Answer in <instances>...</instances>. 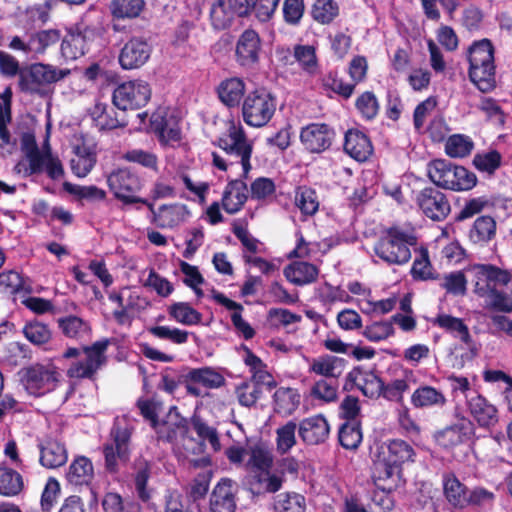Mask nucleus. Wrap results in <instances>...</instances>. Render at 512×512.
Here are the masks:
<instances>
[{"label":"nucleus","mask_w":512,"mask_h":512,"mask_svg":"<svg viewBox=\"0 0 512 512\" xmlns=\"http://www.w3.org/2000/svg\"><path fill=\"white\" fill-rule=\"evenodd\" d=\"M410 403L416 409H441L446 406L447 398L441 389L421 384L412 392Z\"/></svg>","instance_id":"obj_27"},{"label":"nucleus","mask_w":512,"mask_h":512,"mask_svg":"<svg viewBox=\"0 0 512 512\" xmlns=\"http://www.w3.org/2000/svg\"><path fill=\"white\" fill-rule=\"evenodd\" d=\"M434 324L444 329L461 342H469V339H472L469 328L460 318L448 314H440L434 320Z\"/></svg>","instance_id":"obj_46"},{"label":"nucleus","mask_w":512,"mask_h":512,"mask_svg":"<svg viewBox=\"0 0 512 512\" xmlns=\"http://www.w3.org/2000/svg\"><path fill=\"white\" fill-rule=\"evenodd\" d=\"M467 407L473 419L482 428L493 427L499 420L495 405L480 394L473 393L467 396Z\"/></svg>","instance_id":"obj_25"},{"label":"nucleus","mask_w":512,"mask_h":512,"mask_svg":"<svg viewBox=\"0 0 512 512\" xmlns=\"http://www.w3.org/2000/svg\"><path fill=\"white\" fill-rule=\"evenodd\" d=\"M295 205L304 216H313L319 209V200L315 190L302 186L295 192Z\"/></svg>","instance_id":"obj_52"},{"label":"nucleus","mask_w":512,"mask_h":512,"mask_svg":"<svg viewBox=\"0 0 512 512\" xmlns=\"http://www.w3.org/2000/svg\"><path fill=\"white\" fill-rule=\"evenodd\" d=\"M247 186L240 180L230 181L222 195V207L229 214H235L247 201Z\"/></svg>","instance_id":"obj_35"},{"label":"nucleus","mask_w":512,"mask_h":512,"mask_svg":"<svg viewBox=\"0 0 512 512\" xmlns=\"http://www.w3.org/2000/svg\"><path fill=\"white\" fill-rule=\"evenodd\" d=\"M474 148V143L470 137L455 134L448 138L445 144L446 153L453 158H463L468 156Z\"/></svg>","instance_id":"obj_58"},{"label":"nucleus","mask_w":512,"mask_h":512,"mask_svg":"<svg viewBox=\"0 0 512 512\" xmlns=\"http://www.w3.org/2000/svg\"><path fill=\"white\" fill-rule=\"evenodd\" d=\"M107 185L123 204L146 203V199L135 195L141 188L140 180L127 168H118L108 174Z\"/></svg>","instance_id":"obj_10"},{"label":"nucleus","mask_w":512,"mask_h":512,"mask_svg":"<svg viewBox=\"0 0 512 512\" xmlns=\"http://www.w3.org/2000/svg\"><path fill=\"white\" fill-rule=\"evenodd\" d=\"M62 39V32L57 28L41 29L29 33L25 38L21 36L11 37L8 48L21 52L27 58L38 59L56 46Z\"/></svg>","instance_id":"obj_5"},{"label":"nucleus","mask_w":512,"mask_h":512,"mask_svg":"<svg viewBox=\"0 0 512 512\" xmlns=\"http://www.w3.org/2000/svg\"><path fill=\"white\" fill-rule=\"evenodd\" d=\"M462 343L461 346H455L450 353L451 366L455 369H462L467 362L472 361L478 354V346L473 339Z\"/></svg>","instance_id":"obj_54"},{"label":"nucleus","mask_w":512,"mask_h":512,"mask_svg":"<svg viewBox=\"0 0 512 512\" xmlns=\"http://www.w3.org/2000/svg\"><path fill=\"white\" fill-rule=\"evenodd\" d=\"M94 478L92 461L86 456H77L70 463L66 472L67 482L75 487L88 486Z\"/></svg>","instance_id":"obj_34"},{"label":"nucleus","mask_w":512,"mask_h":512,"mask_svg":"<svg viewBox=\"0 0 512 512\" xmlns=\"http://www.w3.org/2000/svg\"><path fill=\"white\" fill-rule=\"evenodd\" d=\"M187 380L208 389H217L225 383L223 375L211 367L192 369L187 374Z\"/></svg>","instance_id":"obj_47"},{"label":"nucleus","mask_w":512,"mask_h":512,"mask_svg":"<svg viewBox=\"0 0 512 512\" xmlns=\"http://www.w3.org/2000/svg\"><path fill=\"white\" fill-rule=\"evenodd\" d=\"M319 274V269L314 264L295 261L284 269L286 279L298 286H304L314 282Z\"/></svg>","instance_id":"obj_38"},{"label":"nucleus","mask_w":512,"mask_h":512,"mask_svg":"<svg viewBox=\"0 0 512 512\" xmlns=\"http://www.w3.org/2000/svg\"><path fill=\"white\" fill-rule=\"evenodd\" d=\"M475 435L473 422L466 418H457L451 425L436 432L437 443L444 448H454L459 445L468 444Z\"/></svg>","instance_id":"obj_13"},{"label":"nucleus","mask_w":512,"mask_h":512,"mask_svg":"<svg viewBox=\"0 0 512 512\" xmlns=\"http://www.w3.org/2000/svg\"><path fill=\"white\" fill-rule=\"evenodd\" d=\"M24 488L21 474L12 468L0 466V495L16 496Z\"/></svg>","instance_id":"obj_45"},{"label":"nucleus","mask_w":512,"mask_h":512,"mask_svg":"<svg viewBox=\"0 0 512 512\" xmlns=\"http://www.w3.org/2000/svg\"><path fill=\"white\" fill-rule=\"evenodd\" d=\"M38 162H39V166H40L38 170H35L33 167H29L31 174L40 173L42 171H45L47 173V175L53 180H58L63 177V175H64L63 166H62L60 160L57 157L52 155L48 143H46L44 145L43 154L40 157Z\"/></svg>","instance_id":"obj_49"},{"label":"nucleus","mask_w":512,"mask_h":512,"mask_svg":"<svg viewBox=\"0 0 512 512\" xmlns=\"http://www.w3.org/2000/svg\"><path fill=\"white\" fill-rule=\"evenodd\" d=\"M25 338L34 345H43L51 339V330L48 325L40 321H31L23 328Z\"/></svg>","instance_id":"obj_63"},{"label":"nucleus","mask_w":512,"mask_h":512,"mask_svg":"<svg viewBox=\"0 0 512 512\" xmlns=\"http://www.w3.org/2000/svg\"><path fill=\"white\" fill-rule=\"evenodd\" d=\"M276 97L265 89L249 92L242 103L243 121L250 127L261 128L267 125L275 114Z\"/></svg>","instance_id":"obj_4"},{"label":"nucleus","mask_w":512,"mask_h":512,"mask_svg":"<svg viewBox=\"0 0 512 512\" xmlns=\"http://www.w3.org/2000/svg\"><path fill=\"white\" fill-rule=\"evenodd\" d=\"M158 437L169 442L183 438L188 432V422L183 418L177 407H170L166 418L156 426Z\"/></svg>","instance_id":"obj_28"},{"label":"nucleus","mask_w":512,"mask_h":512,"mask_svg":"<svg viewBox=\"0 0 512 512\" xmlns=\"http://www.w3.org/2000/svg\"><path fill=\"white\" fill-rule=\"evenodd\" d=\"M355 107L361 118L367 121L375 119L380 109L378 99L371 91H365L359 95Z\"/></svg>","instance_id":"obj_57"},{"label":"nucleus","mask_w":512,"mask_h":512,"mask_svg":"<svg viewBox=\"0 0 512 512\" xmlns=\"http://www.w3.org/2000/svg\"><path fill=\"white\" fill-rule=\"evenodd\" d=\"M294 57L306 73L313 75L318 72V60L313 46L296 45L294 47Z\"/></svg>","instance_id":"obj_60"},{"label":"nucleus","mask_w":512,"mask_h":512,"mask_svg":"<svg viewBox=\"0 0 512 512\" xmlns=\"http://www.w3.org/2000/svg\"><path fill=\"white\" fill-rule=\"evenodd\" d=\"M373 478L379 490L393 491L401 484L402 468L378 455L374 462Z\"/></svg>","instance_id":"obj_26"},{"label":"nucleus","mask_w":512,"mask_h":512,"mask_svg":"<svg viewBox=\"0 0 512 512\" xmlns=\"http://www.w3.org/2000/svg\"><path fill=\"white\" fill-rule=\"evenodd\" d=\"M61 374L52 363H37L25 369L22 382L28 394L40 397L54 391Z\"/></svg>","instance_id":"obj_6"},{"label":"nucleus","mask_w":512,"mask_h":512,"mask_svg":"<svg viewBox=\"0 0 512 512\" xmlns=\"http://www.w3.org/2000/svg\"><path fill=\"white\" fill-rule=\"evenodd\" d=\"M442 485L444 496L452 506L459 508L467 506L468 490L454 474H444Z\"/></svg>","instance_id":"obj_39"},{"label":"nucleus","mask_w":512,"mask_h":512,"mask_svg":"<svg viewBox=\"0 0 512 512\" xmlns=\"http://www.w3.org/2000/svg\"><path fill=\"white\" fill-rule=\"evenodd\" d=\"M298 434L304 443L319 445L328 439L330 425L324 415L316 414L300 421Z\"/></svg>","instance_id":"obj_22"},{"label":"nucleus","mask_w":512,"mask_h":512,"mask_svg":"<svg viewBox=\"0 0 512 512\" xmlns=\"http://www.w3.org/2000/svg\"><path fill=\"white\" fill-rule=\"evenodd\" d=\"M235 484L230 479H222L210 497V512H235Z\"/></svg>","instance_id":"obj_29"},{"label":"nucleus","mask_w":512,"mask_h":512,"mask_svg":"<svg viewBox=\"0 0 512 512\" xmlns=\"http://www.w3.org/2000/svg\"><path fill=\"white\" fill-rule=\"evenodd\" d=\"M339 442L342 447L349 450L358 448L362 441V432L357 422H349L342 424L338 433Z\"/></svg>","instance_id":"obj_59"},{"label":"nucleus","mask_w":512,"mask_h":512,"mask_svg":"<svg viewBox=\"0 0 512 512\" xmlns=\"http://www.w3.org/2000/svg\"><path fill=\"white\" fill-rule=\"evenodd\" d=\"M66 72L47 64H34L28 73H22L20 86L25 91H35L37 85L50 84L63 79Z\"/></svg>","instance_id":"obj_20"},{"label":"nucleus","mask_w":512,"mask_h":512,"mask_svg":"<svg viewBox=\"0 0 512 512\" xmlns=\"http://www.w3.org/2000/svg\"><path fill=\"white\" fill-rule=\"evenodd\" d=\"M416 382V374L412 369L401 368L391 380L383 382L380 396L391 402L402 403L410 385Z\"/></svg>","instance_id":"obj_23"},{"label":"nucleus","mask_w":512,"mask_h":512,"mask_svg":"<svg viewBox=\"0 0 512 512\" xmlns=\"http://www.w3.org/2000/svg\"><path fill=\"white\" fill-rule=\"evenodd\" d=\"M275 411L284 416L291 415L300 404V394L296 389L281 387L274 394Z\"/></svg>","instance_id":"obj_44"},{"label":"nucleus","mask_w":512,"mask_h":512,"mask_svg":"<svg viewBox=\"0 0 512 512\" xmlns=\"http://www.w3.org/2000/svg\"><path fill=\"white\" fill-rule=\"evenodd\" d=\"M169 316L177 323L193 326L201 322L202 315L186 302H177L168 307Z\"/></svg>","instance_id":"obj_50"},{"label":"nucleus","mask_w":512,"mask_h":512,"mask_svg":"<svg viewBox=\"0 0 512 512\" xmlns=\"http://www.w3.org/2000/svg\"><path fill=\"white\" fill-rule=\"evenodd\" d=\"M150 126L165 145H173L181 138L178 121L165 108H159L151 115Z\"/></svg>","instance_id":"obj_18"},{"label":"nucleus","mask_w":512,"mask_h":512,"mask_svg":"<svg viewBox=\"0 0 512 512\" xmlns=\"http://www.w3.org/2000/svg\"><path fill=\"white\" fill-rule=\"evenodd\" d=\"M110 340L102 339L84 347L85 357L72 363L67 370L70 378H90L106 362L105 352Z\"/></svg>","instance_id":"obj_11"},{"label":"nucleus","mask_w":512,"mask_h":512,"mask_svg":"<svg viewBox=\"0 0 512 512\" xmlns=\"http://www.w3.org/2000/svg\"><path fill=\"white\" fill-rule=\"evenodd\" d=\"M99 37L100 32L97 28L83 24L77 25L70 29L65 36L62 35L61 55L66 60H76L83 56Z\"/></svg>","instance_id":"obj_8"},{"label":"nucleus","mask_w":512,"mask_h":512,"mask_svg":"<svg viewBox=\"0 0 512 512\" xmlns=\"http://www.w3.org/2000/svg\"><path fill=\"white\" fill-rule=\"evenodd\" d=\"M428 175L436 186L457 192L471 190L477 183L473 172L442 159L429 164Z\"/></svg>","instance_id":"obj_3"},{"label":"nucleus","mask_w":512,"mask_h":512,"mask_svg":"<svg viewBox=\"0 0 512 512\" xmlns=\"http://www.w3.org/2000/svg\"><path fill=\"white\" fill-rule=\"evenodd\" d=\"M63 187L66 192L76 196L78 199L89 202L104 201L107 196L105 190L98 188L95 185L83 186L65 182Z\"/></svg>","instance_id":"obj_56"},{"label":"nucleus","mask_w":512,"mask_h":512,"mask_svg":"<svg viewBox=\"0 0 512 512\" xmlns=\"http://www.w3.org/2000/svg\"><path fill=\"white\" fill-rule=\"evenodd\" d=\"M379 456L402 468L406 462H413L415 458V450L404 440L394 439L380 447Z\"/></svg>","instance_id":"obj_32"},{"label":"nucleus","mask_w":512,"mask_h":512,"mask_svg":"<svg viewBox=\"0 0 512 512\" xmlns=\"http://www.w3.org/2000/svg\"><path fill=\"white\" fill-rule=\"evenodd\" d=\"M422 212L435 221L443 220L450 212V204L446 196L435 188H425L416 197Z\"/></svg>","instance_id":"obj_17"},{"label":"nucleus","mask_w":512,"mask_h":512,"mask_svg":"<svg viewBox=\"0 0 512 512\" xmlns=\"http://www.w3.org/2000/svg\"><path fill=\"white\" fill-rule=\"evenodd\" d=\"M218 146L227 157L212 153L213 165L222 171L240 168L238 176L247 179L251 171L253 141L250 140L240 122L230 121L226 132L218 138Z\"/></svg>","instance_id":"obj_1"},{"label":"nucleus","mask_w":512,"mask_h":512,"mask_svg":"<svg viewBox=\"0 0 512 512\" xmlns=\"http://www.w3.org/2000/svg\"><path fill=\"white\" fill-rule=\"evenodd\" d=\"M68 453L63 443L57 440H48L40 449V463L42 466L54 469L66 463Z\"/></svg>","instance_id":"obj_40"},{"label":"nucleus","mask_w":512,"mask_h":512,"mask_svg":"<svg viewBox=\"0 0 512 512\" xmlns=\"http://www.w3.org/2000/svg\"><path fill=\"white\" fill-rule=\"evenodd\" d=\"M334 136V129L326 123H310L300 131L301 144L310 153H322L328 150Z\"/></svg>","instance_id":"obj_12"},{"label":"nucleus","mask_w":512,"mask_h":512,"mask_svg":"<svg viewBox=\"0 0 512 512\" xmlns=\"http://www.w3.org/2000/svg\"><path fill=\"white\" fill-rule=\"evenodd\" d=\"M276 512H305V498L297 493H282L274 504Z\"/></svg>","instance_id":"obj_62"},{"label":"nucleus","mask_w":512,"mask_h":512,"mask_svg":"<svg viewBox=\"0 0 512 512\" xmlns=\"http://www.w3.org/2000/svg\"><path fill=\"white\" fill-rule=\"evenodd\" d=\"M112 435L113 442L105 445L104 456L107 470L115 472L119 463L126 461L128 458L130 431L126 427H120V421L119 418H117L112 430Z\"/></svg>","instance_id":"obj_15"},{"label":"nucleus","mask_w":512,"mask_h":512,"mask_svg":"<svg viewBox=\"0 0 512 512\" xmlns=\"http://www.w3.org/2000/svg\"><path fill=\"white\" fill-rule=\"evenodd\" d=\"M236 15H248V4H243V0H216L210 9L212 25L216 29L228 27Z\"/></svg>","instance_id":"obj_19"},{"label":"nucleus","mask_w":512,"mask_h":512,"mask_svg":"<svg viewBox=\"0 0 512 512\" xmlns=\"http://www.w3.org/2000/svg\"><path fill=\"white\" fill-rule=\"evenodd\" d=\"M344 151L358 162L366 161L373 153V146L366 134L348 130L345 134Z\"/></svg>","instance_id":"obj_31"},{"label":"nucleus","mask_w":512,"mask_h":512,"mask_svg":"<svg viewBox=\"0 0 512 512\" xmlns=\"http://www.w3.org/2000/svg\"><path fill=\"white\" fill-rule=\"evenodd\" d=\"M151 97L149 84L140 79L118 85L113 92V104L120 110H135L145 106Z\"/></svg>","instance_id":"obj_9"},{"label":"nucleus","mask_w":512,"mask_h":512,"mask_svg":"<svg viewBox=\"0 0 512 512\" xmlns=\"http://www.w3.org/2000/svg\"><path fill=\"white\" fill-rule=\"evenodd\" d=\"M152 53L151 44L142 37L130 38L121 48L119 64L124 70L139 69L147 63Z\"/></svg>","instance_id":"obj_14"},{"label":"nucleus","mask_w":512,"mask_h":512,"mask_svg":"<svg viewBox=\"0 0 512 512\" xmlns=\"http://www.w3.org/2000/svg\"><path fill=\"white\" fill-rule=\"evenodd\" d=\"M496 233V222L492 217H478L469 232V238L473 243L483 244L490 241Z\"/></svg>","instance_id":"obj_48"},{"label":"nucleus","mask_w":512,"mask_h":512,"mask_svg":"<svg viewBox=\"0 0 512 512\" xmlns=\"http://www.w3.org/2000/svg\"><path fill=\"white\" fill-rule=\"evenodd\" d=\"M374 253L388 265H402L411 258L406 234L394 228L375 243Z\"/></svg>","instance_id":"obj_7"},{"label":"nucleus","mask_w":512,"mask_h":512,"mask_svg":"<svg viewBox=\"0 0 512 512\" xmlns=\"http://www.w3.org/2000/svg\"><path fill=\"white\" fill-rule=\"evenodd\" d=\"M469 77L482 92L495 86L494 50L488 39L475 42L469 49Z\"/></svg>","instance_id":"obj_2"},{"label":"nucleus","mask_w":512,"mask_h":512,"mask_svg":"<svg viewBox=\"0 0 512 512\" xmlns=\"http://www.w3.org/2000/svg\"><path fill=\"white\" fill-rule=\"evenodd\" d=\"M237 62L244 67H252L260 58L261 39L254 30L247 29L239 37L236 44Z\"/></svg>","instance_id":"obj_24"},{"label":"nucleus","mask_w":512,"mask_h":512,"mask_svg":"<svg viewBox=\"0 0 512 512\" xmlns=\"http://www.w3.org/2000/svg\"><path fill=\"white\" fill-rule=\"evenodd\" d=\"M308 372L322 379L337 380L345 371L347 366L346 359L331 354H320L318 356L307 358Z\"/></svg>","instance_id":"obj_21"},{"label":"nucleus","mask_w":512,"mask_h":512,"mask_svg":"<svg viewBox=\"0 0 512 512\" xmlns=\"http://www.w3.org/2000/svg\"><path fill=\"white\" fill-rule=\"evenodd\" d=\"M96 163V154L84 142L73 145V157L70 160L71 170L79 178L86 177Z\"/></svg>","instance_id":"obj_36"},{"label":"nucleus","mask_w":512,"mask_h":512,"mask_svg":"<svg viewBox=\"0 0 512 512\" xmlns=\"http://www.w3.org/2000/svg\"><path fill=\"white\" fill-rule=\"evenodd\" d=\"M245 467L253 475L263 470L273 467V454L271 450L264 445L258 444L250 447L248 450V460Z\"/></svg>","instance_id":"obj_43"},{"label":"nucleus","mask_w":512,"mask_h":512,"mask_svg":"<svg viewBox=\"0 0 512 512\" xmlns=\"http://www.w3.org/2000/svg\"><path fill=\"white\" fill-rule=\"evenodd\" d=\"M242 359L245 365L249 368L252 376V382L264 385L268 388L276 386V382L268 371L267 365L256 356L247 346L242 345Z\"/></svg>","instance_id":"obj_33"},{"label":"nucleus","mask_w":512,"mask_h":512,"mask_svg":"<svg viewBox=\"0 0 512 512\" xmlns=\"http://www.w3.org/2000/svg\"><path fill=\"white\" fill-rule=\"evenodd\" d=\"M339 13V7L334 0H316L312 16L315 21L321 24L331 23Z\"/></svg>","instance_id":"obj_64"},{"label":"nucleus","mask_w":512,"mask_h":512,"mask_svg":"<svg viewBox=\"0 0 512 512\" xmlns=\"http://www.w3.org/2000/svg\"><path fill=\"white\" fill-rule=\"evenodd\" d=\"M347 380L369 398L380 396L381 388H383V381L380 377L358 367L348 373Z\"/></svg>","instance_id":"obj_30"},{"label":"nucleus","mask_w":512,"mask_h":512,"mask_svg":"<svg viewBox=\"0 0 512 512\" xmlns=\"http://www.w3.org/2000/svg\"><path fill=\"white\" fill-rule=\"evenodd\" d=\"M144 7V0H112L110 4L112 15L118 19L136 18L144 10Z\"/></svg>","instance_id":"obj_51"},{"label":"nucleus","mask_w":512,"mask_h":512,"mask_svg":"<svg viewBox=\"0 0 512 512\" xmlns=\"http://www.w3.org/2000/svg\"><path fill=\"white\" fill-rule=\"evenodd\" d=\"M297 424L288 421L276 430V447L281 454L287 453L296 444Z\"/></svg>","instance_id":"obj_61"},{"label":"nucleus","mask_w":512,"mask_h":512,"mask_svg":"<svg viewBox=\"0 0 512 512\" xmlns=\"http://www.w3.org/2000/svg\"><path fill=\"white\" fill-rule=\"evenodd\" d=\"M57 323L61 332L71 339H85L91 332L89 322L75 315L61 317Z\"/></svg>","instance_id":"obj_42"},{"label":"nucleus","mask_w":512,"mask_h":512,"mask_svg":"<svg viewBox=\"0 0 512 512\" xmlns=\"http://www.w3.org/2000/svg\"><path fill=\"white\" fill-rule=\"evenodd\" d=\"M336 381L335 379H319L315 381L310 389V395L322 403H332L336 401L338 394Z\"/></svg>","instance_id":"obj_55"},{"label":"nucleus","mask_w":512,"mask_h":512,"mask_svg":"<svg viewBox=\"0 0 512 512\" xmlns=\"http://www.w3.org/2000/svg\"><path fill=\"white\" fill-rule=\"evenodd\" d=\"M245 83L241 78L232 77L220 82L217 93L220 101L227 107H238L245 94Z\"/></svg>","instance_id":"obj_37"},{"label":"nucleus","mask_w":512,"mask_h":512,"mask_svg":"<svg viewBox=\"0 0 512 512\" xmlns=\"http://www.w3.org/2000/svg\"><path fill=\"white\" fill-rule=\"evenodd\" d=\"M284 478L277 468L272 467L253 475V489L257 493H275L282 487Z\"/></svg>","instance_id":"obj_41"},{"label":"nucleus","mask_w":512,"mask_h":512,"mask_svg":"<svg viewBox=\"0 0 512 512\" xmlns=\"http://www.w3.org/2000/svg\"><path fill=\"white\" fill-rule=\"evenodd\" d=\"M11 97L12 92L10 88L0 94V140L3 144H12L11 135L7 125L11 122Z\"/></svg>","instance_id":"obj_53"},{"label":"nucleus","mask_w":512,"mask_h":512,"mask_svg":"<svg viewBox=\"0 0 512 512\" xmlns=\"http://www.w3.org/2000/svg\"><path fill=\"white\" fill-rule=\"evenodd\" d=\"M152 214V222L159 228H174L189 217L190 213L186 205L181 203L163 204L155 209L153 203L146 199L143 203Z\"/></svg>","instance_id":"obj_16"}]
</instances>
